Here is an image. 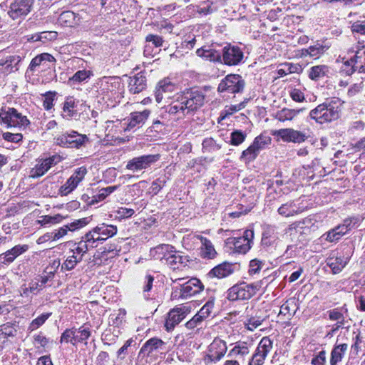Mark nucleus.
<instances>
[{
	"mask_svg": "<svg viewBox=\"0 0 365 365\" xmlns=\"http://www.w3.org/2000/svg\"><path fill=\"white\" fill-rule=\"evenodd\" d=\"M0 118L1 121L4 124H6L9 128L21 127L29 123V120L26 117L23 116L14 108H8L7 109H1L0 112Z\"/></svg>",
	"mask_w": 365,
	"mask_h": 365,
	"instance_id": "1",
	"label": "nucleus"
},
{
	"mask_svg": "<svg viewBox=\"0 0 365 365\" xmlns=\"http://www.w3.org/2000/svg\"><path fill=\"white\" fill-rule=\"evenodd\" d=\"M178 91V88L176 85L169 78L161 80L159 81L155 91L157 102L160 103L163 100L172 98Z\"/></svg>",
	"mask_w": 365,
	"mask_h": 365,
	"instance_id": "2",
	"label": "nucleus"
},
{
	"mask_svg": "<svg viewBox=\"0 0 365 365\" xmlns=\"http://www.w3.org/2000/svg\"><path fill=\"white\" fill-rule=\"evenodd\" d=\"M253 237V231L246 230L242 237L227 239V244L232 245L236 252L245 253L250 249V242Z\"/></svg>",
	"mask_w": 365,
	"mask_h": 365,
	"instance_id": "3",
	"label": "nucleus"
},
{
	"mask_svg": "<svg viewBox=\"0 0 365 365\" xmlns=\"http://www.w3.org/2000/svg\"><path fill=\"white\" fill-rule=\"evenodd\" d=\"M244 86L241 77L238 75H228L220 83L218 91L220 92L230 91L231 93L240 91Z\"/></svg>",
	"mask_w": 365,
	"mask_h": 365,
	"instance_id": "4",
	"label": "nucleus"
},
{
	"mask_svg": "<svg viewBox=\"0 0 365 365\" xmlns=\"http://www.w3.org/2000/svg\"><path fill=\"white\" fill-rule=\"evenodd\" d=\"M190 309L188 307H182L171 310L165 322V327L167 330H170L174 327L184 319L187 314L190 313Z\"/></svg>",
	"mask_w": 365,
	"mask_h": 365,
	"instance_id": "5",
	"label": "nucleus"
},
{
	"mask_svg": "<svg viewBox=\"0 0 365 365\" xmlns=\"http://www.w3.org/2000/svg\"><path fill=\"white\" fill-rule=\"evenodd\" d=\"M311 116L317 122L323 123L335 119L338 116V112L334 110V108H327L324 106H319L317 108L312 110Z\"/></svg>",
	"mask_w": 365,
	"mask_h": 365,
	"instance_id": "6",
	"label": "nucleus"
},
{
	"mask_svg": "<svg viewBox=\"0 0 365 365\" xmlns=\"http://www.w3.org/2000/svg\"><path fill=\"white\" fill-rule=\"evenodd\" d=\"M61 160L62 157L60 155H53L49 158L43 160L31 170V177L38 178L43 175L52 166L57 165Z\"/></svg>",
	"mask_w": 365,
	"mask_h": 365,
	"instance_id": "7",
	"label": "nucleus"
},
{
	"mask_svg": "<svg viewBox=\"0 0 365 365\" xmlns=\"http://www.w3.org/2000/svg\"><path fill=\"white\" fill-rule=\"evenodd\" d=\"M274 135L281 138L285 142L294 143H302L308 137L305 133L291 128L279 130L274 132Z\"/></svg>",
	"mask_w": 365,
	"mask_h": 365,
	"instance_id": "8",
	"label": "nucleus"
},
{
	"mask_svg": "<svg viewBox=\"0 0 365 365\" xmlns=\"http://www.w3.org/2000/svg\"><path fill=\"white\" fill-rule=\"evenodd\" d=\"M87 170L85 168H78L74 174L67 180L66 184L60 188L62 195H66L73 190L78 184L83 179Z\"/></svg>",
	"mask_w": 365,
	"mask_h": 365,
	"instance_id": "9",
	"label": "nucleus"
},
{
	"mask_svg": "<svg viewBox=\"0 0 365 365\" xmlns=\"http://www.w3.org/2000/svg\"><path fill=\"white\" fill-rule=\"evenodd\" d=\"M344 64L351 66L349 70H345L348 74L351 73L355 69L365 73V47L356 52L354 58L351 59L350 61H346Z\"/></svg>",
	"mask_w": 365,
	"mask_h": 365,
	"instance_id": "10",
	"label": "nucleus"
},
{
	"mask_svg": "<svg viewBox=\"0 0 365 365\" xmlns=\"http://www.w3.org/2000/svg\"><path fill=\"white\" fill-rule=\"evenodd\" d=\"M202 289L203 285L200 280L196 278H193L182 285L180 289V294L183 299H186L188 297L199 293Z\"/></svg>",
	"mask_w": 365,
	"mask_h": 365,
	"instance_id": "11",
	"label": "nucleus"
},
{
	"mask_svg": "<svg viewBox=\"0 0 365 365\" xmlns=\"http://www.w3.org/2000/svg\"><path fill=\"white\" fill-rule=\"evenodd\" d=\"M31 0H17L11 6L10 15L13 19L26 15L30 11Z\"/></svg>",
	"mask_w": 365,
	"mask_h": 365,
	"instance_id": "12",
	"label": "nucleus"
},
{
	"mask_svg": "<svg viewBox=\"0 0 365 365\" xmlns=\"http://www.w3.org/2000/svg\"><path fill=\"white\" fill-rule=\"evenodd\" d=\"M158 157L155 155H146L140 158H135L130 160L127 164L128 170H142L150 166V163L155 162Z\"/></svg>",
	"mask_w": 365,
	"mask_h": 365,
	"instance_id": "13",
	"label": "nucleus"
},
{
	"mask_svg": "<svg viewBox=\"0 0 365 365\" xmlns=\"http://www.w3.org/2000/svg\"><path fill=\"white\" fill-rule=\"evenodd\" d=\"M243 53L237 48L225 47L223 50V60L227 65H236L242 58Z\"/></svg>",
	"mask_w": 365,
	"mask_h": 365,
	"instance_id": "14",
	"label": "nucleus"
},
{
	"mask_svg": "<svg viewBox=\"0 0 365 365\" xmlns=\"http://www.w3.org/2000/svg\"><path fill=\"white\" fill-rule=\"evenodd\" d=\"M227 351L225 342L220 339H215L209 348V357L212 359H220Z\"/></svg>",
	"mask_w": 365,
	"mask_h": 365,
	"instance_id": "15",
	"label": "nucleus"
},
{
	"mask_svg": "<svg viewBox=\"0 0 365 365\" xmlns=\"http://www.w3.org/2000/svg\"><path fill=\"white\" fill-rule=\"evenodd\" d=\"M204 103V96L198 92H194L191 94L190 98L185 102L182 103L181 110L187 109L188 110H194L202 106Z\"/></svg>",
	"mask_w": 365,
	"mask_h": 365,
	"instance_id": "16",
	"label": "nucleus"
},
{
	"mask_svg": "<svg viewBox=\"0 0 365 365\" xmlns=\"http://www.w3.org/2000/svg\"><path fill=\"white\" fill-rule=\"evenodd\" d=\"M238 299H246L250 298L261 287V282L250 285L239 286L236 285Z\"/></svg>",
	"mask_w": 365,
	"mask_h": 365,
	"instance_id": "17",
	"label": "nucleus"
},
{
	"mask_svg": "<svg viewBox=\"0 0 365 365\" xmlns=\"http://www.w3.org/2000/svg\"><path fill=\"white\" fill-rule=\"evenodd\" d=\"M58 140L60 144H69L71 147L78 148L83 145L88 138L82 135H67L61 136Z\"/></svg>",
	"mask_w": 365,
	"mask_h": 365,
	"instance_id": "18",
	"label": "nucleus"
},
{
	"mask_svg": "<svg viewBox=\"0 0 365 365\" xmlns=\"http://www.w3.org/2000/svg\"><path fill=\"white\" fill-rule=\"evenodd\" d=\"M200 255L203 258L213 259L217 255V252L212 242L207 239L201 238Z\"/></svg>",
	"mask_w": 365,
	"mask_h": 365,
	"instance_id": "19",
	"label": "nucleus"
},
{
	"mask_svg": "<svg viewBox=\"0 0 365 365\" xmlns=\"http://www.w3.org/2000/svg\"><path fill=\"white\" fill-rule=\"evenodd\" d=\"M60 20L62 23L68 26H74L78 24V19L73 12L66 11L61 14Z\"/></svg>",
	"mask_w": 365,
	"mask_h": 365,
	"instance_id": "20",
	"label": "nucleus"
},
{
	"mask_svg": "<svg viewBox=\"0 0 365 365\" xmlns=\"http://www.w3.org/2000/svg\"><path fill=\"white\" fill-rule=\"evenodd\" d=\"M231 272L230 266L227 264H220L215 267L210 272V274L217 277H224Z\"/></svg>",
	"mask_w": 365,
	"mask_h": 365,
	"instance_id": "21",
	"label": "nucleus"
},
{
	"mask_svg": "<svg viewBox=\"0 0 365 365\" xmlns=\"http://www.w3.org/2000/svg\"><path fill=\"white\" fill-rule=\"evenodd\" d=\"M41 59H47L48 62H55L56 59L51 55L44 53H41L35 58H34L30 63L31 70H34L36 66H38L41 64Z\"/></svg>",
	"mask_w": 365,
	"mask_h": 365,
	"instance_id": "22",
	"label": "nucleus"
},
{
	"mask_svg": "<svg viewBox=\"0 0 365 365\" xmlns=\"http://www.w3.org/2000/svg\"><path fill=\"white\" fill-rule=\"evenodd\" d=\"M326 71L327 68L324 66H316L311 68L309 76L311 79L317 80L321 76H323Z\"/></svg>",
	"mask_w": 365,
	"mask_h": 365,
	"instance_id": "23",
	"label": "nucleus"
},
{
	"mask_svg": "<svg viewBox=\"0 0 365 365\" xmlns=\"http://www.w3.org/2000/svg\"><path fill=\"white\" fill-rule=\"evenodd\" d=\"M259 148L260 146L259 145L258 138H256L254 144L242 152V158H246L247 156V153H251L252 156L249 158V160L255 159L256 157V152Z\"/></svg>",
	"mask_w": 365,
	"mask_h": 365,
	"instance_id": "24",
	"label": "nucleus"
},
{
	"mask_svg": "<svg viewBox=\"0 0 365 365\" xmlns=\"http://www.w3.org/2000/svg\"><path fill=\"white\" fill-rule=\"evenodd\" d=\"M272 348V342L268 338H263L257 349V351L266 356Z\"/></svg>",
	"mask_w": 365,
	"mask_h": 365,
	"instance_id": "25",
	"label": "nucleus"
},
{
	"mask_svg": "<svg viewBox=\"0 0 365 365\" xmlns=\"http://www.w3.org/2000/svg\"><path fill=\"white\" fill-rule=\"evenodd\" d=\"M343 230V227H338L335 230L329 232L326 235V240L331 242L339 240V235H344L345 233V231Z\"/></svg>",
	"mask_w": 365,
	"mask_h": 365,
	"instance_id": "26",
	"label": "nucleus"
},
{
	"mask_svg": "<svg viewBox=\"0 0 365 365\" xmlns=\"http://www.w3.org/2000/svg\"><path fill=\"white\" fill-rule=\"evenodd\" d=\"M91 75V72L89 71H79L76 72L71 78H69L68 82L76 81L81 82L89 78Z\"/></svg>",
	"mask_w": 365,
	"mask_h": 365,
	"instance_id": "27",
	"label": "nucleus"
},
{
	"mask_svg": "<svg viewBox=\"0 0 365 365\" xmlns=\"http://www.w3.org/2000/svg\"><path fill=\"white\" fill-rule=\"evenodd\" d=\"M116 187H108L106 188H103L101 190L100 194L98 195V199L95 197V199H93L91 202H88L89 205H93L95 202H97L98 201L104 200L106 196L113 192L115 190Z\"/></svg>",
	"mask_w": 365,
	"mask_h": 365,
	"instance_id": "28",
	"label": "nucleus"
},
{
	"mask_svg": "<svg viewBox=\"0 0 365 365\" xmlns=\"http://www.w3.org/2000/svg\"><path fill=\"white\" fill-rule=\"evenodd\" d=\"M213 304L212 302H208L206 304H205L202 309L199 311V312L196 314L195 317V321L200 320V319L205 318L209 315L210 313L211 309H212Z\"/></svg>",
	"mask_w": 365,
	"mask_h": 365,
	"instance_id": "29",
	"label": "nucleus"
},
{
	"mask_svg": "<svg viewBox=\"0 0 365 365\" xmlns=\"http://www.w3.org/2000/svg\"><path fill=\"white\" fill-rule=\"evenodd\" d=\"M62 218L63 217L60 215L54 216H43L41 217V220H38V222L41 225L56 224L60 222Z\"/></svg>",
	"mask_w": 365,
	"mask_h": 365,
	"instance_id": "30",
	"label": "nucleus"
},
{
	"mask_svg": "<svg viewBox=\"0 0 365 365\" xmlns=\"http://www.w3.org/2000/svg\"><path fill=\"white\" fill-rule=\"evenodd\" d=\"M48 317V314H42L41 316L38 317V318L34 319L29 326L30 330L34 331V330L38 329L41 325H42L46 322Z\"/></svg>",
	"mask_w": 365,
	"mask_h": 365,
	"instance_id": "31",
	"label": "nucleus"
},
{
	"mask_svg": "<svg viewBox=\"0 0 365 365\" xmlns=\"http://www.w3.org/2000/svg\"><path fill=\"white\" fill-rule=\"evenodd\" d=\"M145 41L147 43H152L155 47H160L163 45V38L157 35L149 34L146 36Z\"/></svg>",
	"mask_w": 365,
	"mask_h": 365,
	"instance_id": "32",
	"label": "nucleus"
},
{
	"mask_svg": "<svg viewBox=\"0 0 365 365\" xmlns=\"http://www.w3.org/2000/svg\"><path fill=\"white\" fill-rule=\"evenodd\" d=\"M28 250L27 245H17L14 247L11 250H9L7 252L8 255H12L15 257H18L19 255H21L24 252H26Z\"/></svg>",
	"mask_w": 365,
	"mask_h": 365,
	"instance_id": "33",
	"label": "nucleus"
},
{
	"mask_svg": "<svg viewBox=\"0 0 365 365\" xmlns=\"http://www.w3.org/2000/svg\"><path fill=\"white\" fill-rule=\"evenodd\" d=\"M245 135L240 131H235L232 133L231 144L238 145L245 140Z\"/></svg>",
	"mask_w": 365,
	"mask_h": 365,
	"instance_id": "34",
	"label": "nucleus"
},
{
	"mask_svg": "<svg viewBox=\"0 0 365 365\" xmlns=\"http://www.w3.org/2000/svg\"><path fill=\"white\" fill-rule=\"evenodd\" d=\"M182 260H183V257L178 254L172 255L167 259L168 263L170 266H172L174 269L175 268V266L178 263L182 264L183 263Z\"/></svg>",
	"mask_w": 365,
	"mask_h": 365,
	"instance_id": "35",
	"label": "nucleus"
},
{
	"mask_svg": "<svg viewBox=\"0 0 365 365\" xmlns=\"http://www.w3.org/2000/svg\"><path fill=\"white\" fill-rule=\"evenodd\" d=\"M56 92H48L45 94V99L43 101V106L46 109L49 110L52 108V102L54 100Z\"/></svg>",
	"mask_w": 365,
	"mask_h": 365,
	"instance_id": "36",
	"label": "nucleus"
},
{
	"mask_svg": "<svg viewBox=\"0 0 365 365\" xmlns=\"http://www.w3.org/2000/svg\"><path fill=\"white\" fill-rule=\"evenodd\" d=\"M88 223V222L86 220V218H83L72 222L70 225H66L65 227L71 231H73L78 227H84Z\"/></svg>",
	"mask_w": 365,
	"mask_h": 365,
	"instance_id": "37",
	"label": "nucleus"
},
{
	"mask_svg": "<svg viewBox=\"0 0 365 365\" xmlns=\"http://www.w3.org/2000/svg\"><path fill=\"white\" fill-rule=\"evenodd\" d=\"M57 33L56 31H44L41 33L38 37L34 41H43V39H48L50 41L56 39Z\"/></svg>",
	"mask_w": 365,
	"mask_h": 365,
	"instance_id": "38",
	"label": "nucleus"
},
{
	"mask_svg": "<svg viewBox=\"0 0 365 365\" xmlns=\"http://www.w3.org/2000/svg\"><path fill=\"white\" fill-rule=\"evenodd\" d=\"M325 51V47L322 46L315 45L313 46H310L308 48V53L309 56H315L320 55L324 53Z\"/></svg>",
	"mask_w": 365,
	"mask_h": 365,
	"instance_id": "39",
	"label": "nucleus"
},
{
	"mask_svg": "<svg viewBox=\"0 0 365 365\" xmlns=\"http://www.w3.org/2000/svg\"><path fill=\"white\" fill-rule=\"evenodd\" d=\"M265 355L256 351L250 362V365H262L263 364Z\"/></svg>",
	"mask_w": 365,
	"mask_h": 365,
	"instance_id": "40",
	"label": "nucleus"
},
{
	"mask_svg": "<svg viewBox=\"0 0 365 365\" xmlns=\"http://www.w3.org/2000/svg\"><path fill=\"white\" fill-rule=\"evenodd\" d=\"M351 31L355 33L360 34H365V22L364 21H356L354 22L351 26Z\"/></svg>",
	"mask_w": 365,
	"mask_h": 365,
	"instance_id": "41",
	"label": "nucleus"
},
{
	"mask_svg": "<svg viewBox=\"0 0 365 365\" xmlns=\"http://www.w3.org/2000/svg\"><path fill=\"white\" fill-rule=\"evenodd\" d=\"M262 323V320L257 318H251L246 324L247 329L250 331H254L259 327Z\"/></svg>",
	"mask_w": 365,
	"mask_h": 365,
	"instance_id": "42",
	"label": "nucleus"
},
{
	"mask_svg": "<svg viewBox=\"0 0 365 365\" xmlns=\"http://www.w3.org/2000/svg\"><path fill=\"white\" fill-rule=\"evenodd\" d=\"M291 312H294V302L292 301H287L281 307L279 314H290Z\"/></svg>",
	"mask_w": 365,
	"mask_h": 365,
	"instance_id": "43",
	"label": "nucleus"
},
{
	"mask_svg": "<svg viewBox=\"0 0 365 365\" xmlns=\"http://www.w3.org/2000/svg\"><path fill=\"white\" fill-rule=\"evenodd\" d=\"M262 262L257 259H252L250 263V272L256 274L262 267Z\"/></svg>",
	"mask_w": 365,
	"mask_h": 365,
	"instance_id": "44",
	"label": "nucleus"
},
{
	"mask_svg": "<svg viewBox=\"0 0 365 365\" xmlns=\"http://www.w3.org/2000/svg\"><path fill=\"white\" fill-rule=\"evenodd\" d=\"M232 354L234 356H244L249 354V350L246 346H235L232 350Z\"/></svg>",
	"mask_w": 365,
	"mask_h": 365,
	"instance_id": "45",
	"label": "nucleus"
},
{
	"mask_svg": "<svg viewBox=\"0 0 365 365\" xmlns=\"http://www.w3.org/2000/svg\"><path fill=\"white\" fill-rule=\"evenodd\" d=\"M4 138L9 141L19 142L21 140L22 135L20 133H6L4 134Z\"/></svg>",
	"mask_w": 365,
	"mask_h": 365,
	"instance_id": "46",
	"label": "nucleus"
},
{
	"mask_svg": "<svg viewBox=\"0 0 365 365\" xmlns=\"http://www.w3.org/2000/svg\"><path fill=\"white\" fill-rule=\"evenodd\" d=\"M342 351L340 349L335 348L332 351V356L331 359V364L332 365L336 364L337 361H339L341 358Z\"/></svg>",
	"mask_w": 365,
	"mask_h": 365,
	"instance_id": "47",
	"label": "nucleus"
},
{
	"mask_svg": "<svg viewBox=\"0 0 365 365\" xmlns=\"http://www.w3.org/2000/svg\"><path fill=\"white\" fill-rule=\"evenodd\" d=\"M77 263V259L75 256L71 257L63 264V267L68 270L72 269Z\"/></svg>",
	"mask_w": 365,
	"mask_h": 365,
	"instance_id": "48",
	"label": "nucleus"
},
{
	"mask_svg": "<svg viewBox=\"0 0 365 365\" xmlns=\"http://www.w3.org/2000/svg\"><path fill=\"white\" fill-rule=\"evenodd\" d=\"M74 103L72 101H67L65 103L63 106V112L66 113V115L71 117L73 115V112L71 108H73Z\"/></svg>",
	"mask_w": 365,
	"mask_h": 365,
	"instance_id": "49",
	"label": "nucleus"
},
{
	"mask_svg": "<svg viewBox=\"0 0 365 365\" xmlns=\"http://www.w3.org/2000/svg\"><path fill=\"white\" fill-rule=\"evenodd\" d=\"M74 333L71 330L66 331L61 336V342L66 341L69 342L71 341V339L73 338Z\"/></svg>",
	"mask_w": 365,
	"mask_h": 365,
	"instance_id": "50",
	"label": "nucleus"
},
{
	"mask_svg": "<svg viewBox=\"0 0 365 365\" xmlns=\"http://www.w3.org/2000/svg\"><path fill=\"white\" fill-rule=\"evenodd\" d=\"M291 96L294 101H297V102H301L304 100V95L299 91H297V90L293 91L291 93Z\"/></svg>",
	"mask_w": 365,
	"mask_h": 365,
	"instance_id": "51",
	"label": "nucleus"
},
{
	"mask_svg": "<svg viewBox=\"0 0 365 365\" xmlns=\"http://www.w3.org/2000/svg\"><path fill=\"white\" fill-rule=\"evenodd\" d=\"M162 344H163V341L161 340L153 339H150V341H148L144 347H145V349L148 348V346L157 348Z\"/></svg>",
	"mask_w": 365,
	"mask_h": 365,
	"instance_id": "52",
	"label": "nucleus"
},
{
	"mask_svg": "<svg viewBox=\"0 0 365 365\" xmlns=\"http://www.w3.org/2000/svg\"><path fill=\"white\" fill-rule=\"evenodd\" d=\"M47 343V339L41 335H37L35 337V345L37 346V347L40 346H44Z\"/></svg>",
	"mask_w": 365,
	"mask_h": 365,
	"instance_id": "53",
	"label": "nucleus"
},
{
	"mask_svg": "<svg viewBox=\"0 0 365 365\" xmlns=\"http://www.w3.org/2000/svg\"><path fill=\"white\" fill-rule=\"evenodd\" d=\"M325 361V354L324 352H321L319 356L312 360V364L314 365H322Z\"/></svg>",
	"mask_w": 365,
	"mask_h": 365,
	"instance_id": "54",
	"label": "nucleus"
},
{
	"mask_svg": "<svg viewBox=\"0 0 365 365\" xmlns=\"http://www.w3.org/2000/svg\"><path fill=\"white\" fill-rule=\"evenodd\" d=\"M134 213V211L132 209H126V208H120L118 211V214L120 216V217H130Z\"/></svg>",
	"mask_w": 365,
	"mask_h": 365,
	"instance_id": "55",
	"label": "nucleus"
},
{
	"mask_svg": "<svg viewBox=\"0 0 365 365\" xmlns=\"http://www.w3.org/2000/svg\"><path fill=\"white\" fill-rule=\"evenodd\" d=\"M227 297L230 300L238 299V294L237 293V288L235 286L229 289Z\"/></svg>",
	"mask_w": 365,
	"mask_h": 365,
	"instance_id": "56",
	"label": "nucleus"
},
{
	"mask_svg": "<svg viewBox=\"0 0 365 365\" xmlns=\"http://www.w3.org/2000/svg\"><path fill=\"white\" fill-rule=\"evenodd\" d=\"M16 257L12 255H8L7 252L0 255V261L2 263H9L14 261Z\"/></svg>",
	"mask_w": 365,
	"mask_h": 365,
	"instance_id": "57",
	"label": "nucleus"
},
{
	"mask_svg": "<svg viewBox=\"0 0 365 365\" xmlns=\"http://www.w3.org/2000/svg\"><path fill=\"white\" fill-rule=\"evenodd\" d=\"M117 228L115 226L113 225H109L108 226V228L102 231V234L103 235H110L113 236L116 233Z\"/></svg>",
	"mask_w": 365,
	"mask_h": 365,
	"instance_id": "58",
	"label": "nucleus"
},
{
	"mask_svg": "<svg viewBox=\"0 0 365 365\" xmlns=\"http://www.w3.org/2000/svg\"><path fill=\"white\" fill-rule=\"evenodd\" d=\"M207 53V55L205 56L206 58L210 61H219L220 60V56L216 52H210L206 51Z\"/></svg>",
	"mask_w": 365,
	"mask_h": 365,
	"instance_id": "59",
	"label": "nucleus"
},
{
	"mask_svg": "<svg viewBox=\"0 0 365 365\" xmlns=\"http://www.w3.org/2000/svg\"><path fill=\"white\" fill-rule=\"evenodd\" d=\"M67 229L68 228H61L58 230V232L56 233H55V235H53V240H58L60 237L66 235L67 234Z\"/></svg>",
	"mask_w": 365,
	"mask_h": 365,
	"instance_id": "60",
	"label": "nucleus"
},
{
	"mask_svg": "<svg viewBox=\"0 0 365 365\" xmlns=\"http://www.w3.org/2000/svg\"><path fill=\"white\" fill-rule=\"evenodd\" d=\"M149 115V111L145 110L143 113H140L138 115H135L133 117V120L136 121V123H140L143 119L148 118Z\"/></svg>",
	"mask_w": 365,
	"mask_h": 365,
	"instance_id": "61",
	"label": "nucleus"
},
{
	"mask_svg": "<svg viewBox=\"0 0 365 365\" xmlns=\"http://www.w3.org/2000/svg\"><path fill=\"white\" fill-rule=\"evenodd\" d=\"M78 333H80V340L87 339L90 336V331L85 328L81 329Z\"/></svg>",
	"mask_w": 365,
	"mask_h": 365,
	"instance_id": "62",
	"label": "nucleus"
},
{
	"mask_svg": "<svg viewBox=\"0 0 365 365\" xmlns=\"http://www.w3.org/2000/svg\"><path fill=\"white\" fill-rule=\"evenodd\" d=\"M38 365H53V364L48 357L42 356L38 359Z\"/></svg>",
	"mask_w": 365,
	"mask_h": 365,
	"instance_id": "63",
	"label": "nucleus"
},
{
	"mask_svg": "<svg viewBox=\"0 0 365 365\" xmlns=\"http://www.w3.org/2000/svg\"><path fill=\"white\" fill-rule=\"evenodd\" d=\"M329 318L331 320H339L341 318V315L340 313L337 312H331L329 314Z\"/></svg>",
	"mask_w": 365,
	"mask_h": 365,
	"instance_id": "64",
	"label": "nucleus"
}]
</instances>
